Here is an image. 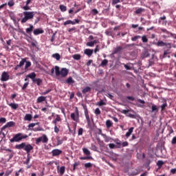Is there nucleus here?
<instances>
[{
	"mask_svg": "<svg viewBox=\"0 0 176 176\" xmlns=\"http://www.w3.org/2000/svg\"><path fill=\"white\" fill-rule=\"evenodd\" d=\"M25 69H28L30 67H31V62L29 60L27 61V58H25Z\"/></svg>",
	"mask_w": 176,
	"mask_h": 176,
	"instance_id": "obj_33",
	"label": "nucleus"
},
{
	"mask_svg": "<svg viewBox=\"0 0 176 176\" xmlns=\"http://www.w3.org/2000/svg\"><path fill=\"white\" fill-rule=\"evenodd\" d=\"M83 135V128H80L78 129V135Z\"/></svg>",
	"mask_w": 176,
	"mask_h": 176,
	"instance_id": "obj_58",
	"label": "nucleus"
},
{
	"mask_svg": "<svg viewBox=\"0 0 176 176\" xmlns=\"http://www.w3.org/2000/svg\"><path fill=\"white\" fill-rule=\"evenodd\" d=\"M25 58H22L21 61H20L19 64L18 65L21 68L24 65V64H25Z\"/></svg>",
	"mask_w": 176,
	"mask_h": 176,
	"instance_id": "obj_43",
	"label": "nucleus"
},
{
	"mask_svg": "<svg viewBox=\"0 0 176 176\" xmlns=\"http://www.w3.org/2000/svg\"><path fill=\"white\" fill-rule=\"evenodd\" d=\"M96 105H98V107H102V105H107V103L104 102V100H100L96 103Z\"/></svg>",
	"mask_w": 176,
	"mask_h": 176,
	"instance_id": "obj_36",
	"label": "nucleus"
},
{
	"mask_svg": "<svg viewBox=\"0 0 176 176\" xmlns=\"http://www.w3.org/2000/svg\"><path fill=\"white\" fill-rule=\"evenodd\" d=\"M171 144H172V145H175V144H176V136L173 137V138L172 139Z\"/></svg>",
	"mask_w": 176,
	"mask_h": 176,
	"instance_id": "obj_64",
	"label": "nucleus"
},
{
	"mask_svg": "<svg viewBox=\"0 0 176 176\" xmlns=\"http://www.w3.org/2000/svg\"><path fill=\"white\" fill-rule=\"evenodd\" d=\"M15 149H23L27 153V160L26 162H24V164H29L30 161L31 160V156H30V153H31V151H34V146L31 144H27L25 142H22L20 144L15 145Z\"/></svg>",
	"mask_w": 176,
	"mask_h": 176,
	"instance_id": "obj_1",
	"label": "nucleus"
},
{
	"mask_svg": "<svg viewBox=\"0 0 176 176\" xmlns=\"http://www.w3.org/2000/svg\"><path fill=\"white\" fill-rule=\"evenodd\" d=\"M80 21L79 19H74V21L68 20L64 22V25H68V24H72V25H75V24H79Z\"/></svg>",
	"mask_w": 176,
	"mask_h": 176,
	"instance_id": "obj_12",
	"label": "nucleus"
},
{
	"mask_svg": "<svg viewBox=\"0 0 176 176\" xmlns=\"http://www.w3.org/2000/svg\"><path fill=\"white\" fill-rule=\"evenodd\" d=\"M126 116H129V118H131V119H135V115L131 114L130 113H128L126 114Z\"/></svg>",
	"mask_w": 176,
	"mask_h": 176,
	"instance_id": "obj_57",
	"label": "nucleus"
},
{
	"mask_svg": "<svg viewBox=\"0 0 176 176\" xmlns=\"http://www.w3.org/2000/svg\"><path fill=\"white\" fill-rule=\"evenodd\" d=\"M12 172H13V169H8L6 171L5 175L6 176H9V175H10V174H12Z\"/></svg>",
	"mask_w": 176,
	"mask_h": 176,
	"instance_id": "obj_44",
	"label": "nucleus"
},
{
	"mask_svg": "<svg viewBox=\"0 0 176 176\" xmlns=\"http://www.w3.org/2000/svg\"><path fill=\"white\" fill-rule=\"evenodd\" d=\"M149 56H151V53H149V50H144L141 54L140 57L141 58H142V60H144V58H148Z\"/></svg>",
	"mask_w": 176,
	"mask_h": 176,
	"instance_id": "obj_11",
	"label": "nucleus"
},
{
	"mask_svg": "<svg viewBox=\"0 0 176 176\" xmlns=\"http://www.w3.org/2000/svg\"><path fill=\"white\" fill-rule=\"evenodd\" d=\"M8 105L12 108V109L16 110L17 108H19V104L16 103H10Z\"/></svg>",
	"mask_w": 176,
	"mask_h": 176,
	"instance_id": "obj_27",
	"label": "nucleus"
},
{
	"mask_svg": "<svg viewBox=\"0 0 176 176\" xmlns=\"http://www.w3.org/2000/svg\"><path fill=\"white\" fill-rule=\"evenodd\" d=\"M133 131H134V127H131L129 131L126 132L125 137L126 138H129L131 134H133Z\"/></svg>",
	"mask_w": 176,
	"mask_h": 176,
	"instance_id": "obj_24",
	"label": "nucleus"
},
{
	"mask_svg": "<svg viewBox=\"0 0 176 176\" xmlns=\"http://www.w3.org/2000/svg\"><path fill=\"white\" fill-rule=\"evenodd\" d=\"M84 109H85V115L87 119V124H90V116H89V111L87 110V107H84Z\"/></svg>",
	"mask_w": 176,
	"mask_h": 176,
	"instance_id": "obj_16",
	"label": "nucleus"
},
{
	"mask_svg": "<svg viewBox=\"0 0 176 176\" xmlns=\"http://www.w3.org/2000/svg\"><path fill=\"white\" fill-rule=\"evenodd\" d=\"M10 78L9 72H3L1 74V82H7V80H9Z\"/></svg>",
	"mask_w": 176,
	"mask_h": 176,
	"instance_id": "obj_9",
	"label": "nucleus"
},
{
	"mask_svg": "<svg viewBox=\"0 0 176 176\" xmlns=\"http://www.w3.org/2000/svg\"><path fill=\"white\" fill-rule=\"evenodd\" d=\"M84 53L88 56V57H91V54H93V50L86 49L85 50Z\"/></svg>",
	"mask_w": 176,
	"mask_h": 176,
	"instance_id": "obj_21",
	"label": "nucleus"
},
{
	"mask_svg": "<svg viewBox=\"0 0 176 176\" xmlns=\"http://www.w3.org/2000/svg\"><path fill=\"white\" fill-rule=\"evenodd\" d=\"M143 12H145V8H140L135 11V14H141Z\"/></svg>",
	"mask_w": 176,
	"mask_h": 176,
	"instance_id": "obj_28",
	"label": "nucleus"
},
{
	"mask_svg": "<svg viewBox=\"0 0 176 176\" xmlns=\"http://www.w3.org/2000/svg\"><path fill=\"white\" fill-rule=\"evenodd\" d=\"M94 113L95 115H96L98 116V115H101V110H100V109L96 108L94 111Z\"/></svg>",
	"mask_w": 176,
	"mask_h": 176,
	"instance_id": "obj_48",
	"label": "nucleus"
},
{
	"mask_svg": "<svg viewBox=\"0 0 176 176\" xmlns=\"http://www.w3.org/2000/svg\"><path fill=\"white\" fill-rule=\"evenodd\" d=\"M122 50H123V47L117 46L116 48L113 49L112 54H122Z\"/></svg>",
	"mask_w": 176,
	"mask_h": 176,
	"instance_id": "obj_13",
	"label": "nucleus"
},
{
	"mask_svg": "<svg viewBox=\"0 0 176 176\" xmlns=\"http://www.w3.org/2000/svg\"><path fill=\"white\" fill-rule=\"evenodd\" d=\"M69 70L67 68H62L60 70L58 66H55V74L56 76H62V78H65L68 75Z\"/></svg>",
	"mask_w": 176,
	"mask_h": 176,
	"instance_id": "obj_4",
	"label": "nucleus"
},
{
	"mask_svg": "<svg viewBox=\"0 0 176 176\" xmlns=\"http://www.w3.org/2000/svg\"><path fill=\"white\" fill-rule=\"evenodd\" d=\"M114 142H115L116 144L118 145V146H116V148H122V142H120V140H116Z\"/></svg>",
	"mask_w": 176,
	"mask_h": 176,
	"instance_id": "obj_38",
	"label": "nucleus"
},
{
	"mask_svg": "<svg viewBox=\"0 0 176 176\" xmlns=\"http://www.w3.org/2000/svg\"><path fill=\"white\" fill-rule=\"evenodd\" d=\"M142 41L143 43H146L148 42V38L146 37V35L142 36Z\"/></svg>",
	"mask_w": 176,
	"mask_h": 176,
	"instance_id": "obj_45",
	"label": "nucleus"
},
{
	"mask_svg": "<svg viewBox=\"0 0 176 176\" xmlns=\"http://www.w3.org/2000/svg\"><path fill=\"white\" fill-rule=\"evenodd\" d=\"M120 112L121 113H124V115H127V113H129V112H130V110H129V109H127V110L123 109L122 111H120Z\"/></svg>",
	"mask_w": 176,
	"mask_h": 176,
	"instance_id": "obj_55",
	"label": "nucleus"
},
{
	"mask_svg": "<svg viewBox=\"0 0 176 176\" xmlns=\"http://www.w3.org/2000/svg\"><path fill=\"white\" fill-rule=\"evenodd\" d=\"M70 116L72 120L76 122L77 123H79V111L78 110V109H76V113H72Z\"/></svg>",
	"mask_w": 176,
	"mask_h": 176,
	"instance_id": "obj_7",
	"label": "nucleus"
},
{
	"mask_svg": "<svg viewBox=\"0 0 176 176\" xmlns=\"http://www.w3.org/2000/svg\"><path fill=\"white\" fill-rule=\"evenodd\" d=\"M102 137H103L104 140V142H110V141L112 140V138L109 136H107V135L104 133H101Z\"/></svg>",
	"mask_w": 176,
	"mask_h": 176,
	"instance_id": "obj_20",
	"label": "nucleus"
},
{
	"mask_svg": "<svg viewBox=\"0 0 176 176\" xmlns=\"http://www.w3.org/2000/svg\"><path fill=\"white\" fill-rule=\"evenodd\" d=\"M87 46H89V47H93V46H94V44L93 43V41H89L87 43Z\"/></svg>",
	"mask_w": 176,
	"mask_h": 176,
	"instance_id": "obj_61",
	"label": "nucleus"
},
{
	"mask_svg": "<svg viewBox=\"0 0 176 176\" xmlns=\"http://www.w3.org/2000/svg\"><path fill=\"white\" fill-rule=\"evenodd\" d=\"M63 153V151L58 149V148H55L52 151V154L53 157L55 156H60V155Z\"/></svg>",
	"mask_w": 176,
	"mask_h": 176,
	"instance_id": "obj_14",
	"label": "nucleus"
},
{
	"mask_svg": "<svg viewBox=\"0 0 176 176\" xmlns=\"http://www.w3.org/2000/svg\"><path fill=\"white\" fill-rule=\"evenodd\" d=\"M14 124H16V123L13 121L8 122H7V124L6 125H4L1 128V131L5 130V129H8V127H13V126H14Z\"/></svg>",
	"mask_w": 176,
	"mask_h": 176,
	"instance_id": "obj_15",
	"label": "nucleus"
},
{
	"mask_svg": "<svg viewBox=\"0 0 176 176\" xmlns=\"http://www.w3.org/2000/svg\"><path fill=\"white\" fill-rule=\"evenodd\" d=\"M43 32H44L43 30L41 28L35 29L33 31L34 35H39L41 34H43Z\"/></svg>",
	"mask_w": 176,
	"mask_h": 176,
	"instance_id": "obj_18",
	"label": "nucleus"
},
{
	"mask_svg": "<svg viewBox=\"0 0 176 176\" xmlns=\"http://www.w3.org/2000/svg\"><path fill=\"white\" fill-rule=\"evenodd\" d=\"M60 9L61 12H66L67 11V6H65L64 5H60Z\"/></svg>",
	"mask_w": 176,
	"mask_h": 176,
	"instance_id": "obj_47",
	"label": "nucleus"
},
{
	"mask_svg": "<svg viewBox=\"0 0 176 176\" xmlns=\"http://www.w3.org/2000/svg\"><path fill=\"white\" fill-rule=\"evenodd\" d=\"M36 12L34 11H25L23 12V16L24 17L21 19V23L22 24H24V23H27L28 20H32L34 19V16Z\"/></svg>",
	"mask_w": 176,
	"mask_h": 176,
	"instance_id": "obj_2",
	"label": "nucleus"
},
{
	"mask_svg": "<svg viewBox=\"0 0 176 176\" xmlns=\"http://www.w3.org/2000/svg\"><path fill=\"white\" fill-rule=\"evenodd\" d=\"M91 91V87H86L82 89V94H86L87 93H90Z\"/></svg>",
	"mask_w": 176,
	"mask_h": 176,
	"instance_id": "obj_22",
	"label": "nucleus"
},
{
	"mask_svg": "<svg viewBox=\"0 0 176 176\" xmlns=\"http://www.w3.org/2000/svg\"><path fill=\"white\" fill-rule=\"evenodd\" d=\"M28 85H30V82H25L23 86L21 88V90H25L27 89V87H28Z\"/></svg>",
	"mask_w": 176,
	"mask_h": 176,
	"instance_id": "obj_50",
	"label": "nucleus"
},
{
	"mask_svg": "<svg viewBox=\"0 0 176 176\" xmlns=\"http://www.w3.org/2000/svg\"><path fill=\"white\" fill-rule=\"evenodd\" d=\"M65 83H67V85H74V83H75V80H74L72 77H69L65 80Z\"/></svg>",
	"mask_w": 176,
	"mask_h": 176,
	"instance_id": "obj_19",
	"label": "nucleus"
},
{
	"mask_svg": "<svg viewBox=\"0 0 176 176\" xmlns=\"http://www.w3.org/2000/svg\"><path fill=\"white\" fill-rule=\"evenodd\" d=\"M67 31L69 32V34H72V32H76V28L74 27L72 28H68Z\"/></svg>",
	"mask_w": 176,
	"mask_h": 176,
	"instance_id": "obj_39",
	"label": "nucleus"
},
{
	"mask_svg": "<svg viewBox=\"0 0 176 176\" xmlns=\"http://www.w3.org/2000/svg\"><path fill=\"white\" fill-rule=\"evenodd\" d=\"M109 148H110V149H115V148H116V145L113 143H110L109 144Z\"/></svg>",
	"mask_w": 176,
	"mask_h": 176,
	"instance_id": "obj_54",
	"label": "nucleus"
},
{
	"mask_svg": "<svg viewBox=\"0 0 176 176\" xmlns=\"http://www.w3.org/2000/svg\"><path fill=\"white\" fill-rule=\"evenodd\" d=\"M26 138H28V135L26 134H23L21 133H16L12 138L10 140V142L11 143L13 142H20V141H22L23 140H25Z\"/></svg>",
	"mask_w": 176,
	"mask_h": 176,
	"instance_id": "obj_3",
	"label": "nucleus"
},
{
	"mask_svg": "<svg viewBox=\"0 0 176 176\" xmlns=\"http://www.w3.org/2000/svg\"><path fill=\"white\" fill-rule=\"evenodd\" d=\"M106 126L107 127V129L112 127V122H111V120H107L106 121Z\"/></svg>",
	"mask_w": 176,
	"mask_h": 176,
	"instance_id": "obj_37",
	"label": "nucleus"
},
{
	"mask_svg": "<svg viewBox=\"0 0 176 176\" xmlns=\"http://www.w3.org/2000/svg\"><path fill=\"white\" fill-rule=\"evenodd\" d=\"M49 141V139L47 138V136L46 135H43L42 137H39L36 139V144L39 145L41 142L43 144H47V142Z\"/></svg>",
	"mask_w": 176,
	"mask_h": 176,
	"instance_id": "obj_5",
	"label": "nucleus"
},
{
	"mask_svg": "<svg viewBox=\"0 0 176 176\" xmlns=\"http://www.w3.org/2000/svg\"><path fill=\"white\" fill-rule=\"evenodd\" d=\"M43 101H46V96H39L37 100V104H41V102H43Z\"/></svg>",
	"mask_w": 176,
	"mask_h": 176,
	"instance_id": "obj_23",
	"label": "nucleus"
},
{
	"mask_svg": "<svg viewBox=\"0 0 176 176\" xmlns=\"http://www.w3.org/2000/svg\"><path fill=\"white\" fill-rule=\"evenodd\" d=\"M155 60H157V56L155 55V54L151 55V58L148 60V67H152V65H155Z\"/></svg>",
	"mask_w": 176,
	"mask_h": 176,
	"instance_id": "obj_10",
	"label": "nucleus"
},
{
	"mask_svg": "<svg viewBox=\"0 0 176 176\" xmlns=\"http://www.w3.org/2000/svg\"><path fill=\"white\" fill-rule=\"evenodd\" d=\"M164 164V162L162 160H159L157 162V166H158L159 168H162V166Z\"/></svg>",
	"mask_w": 176,
	"mask_h": 176,
	"instance_id": "obj_41",
	"label": "nucleus"
},
{
	"mask_svg": "<svg viewBox=\"0 0 176 176\" xmlns=\"http://www.w3.org/2000/svg\"><path fill=\"white\" fill-rule=\"evenodd\" d=\"M82 152L87 156H90V151H89V149H87V148H82Z\"/></svg>",
	"mask_w": 176,
	"mask_h": 176,
	"instance_id": "obj_30",
	"label": "nucleus"
},
{
	"mask_svg": "<svg viewBox=\"0 0 176 176\" xmlns=\"http://www.w3.org/2000/svg\"><path fill=\"white\" fill-rule=\"evenodd\" d=\"M23 10H30L31 8H30L28 5L26 4L25 6L23 7Z\"/></svg>",
	"mask_w": 176,
	"mask_h": 176,
	"instance_id": "obj_62",
	"label": "nucleus"
},
{
	"mask_svg": "<svg viewBox=\"0 0 176 176\" xmlns=\"http://www.w3.org/2000/svg\"><path fill=\"white\" fill-rule=\"evenodd\" d=\"M20 173H24V170H23V168H21L18 171L15 172V176L20 175Z\"/></svg>",
	"mask_w": 176,
	"mask_h": 176,
	"instance_id": "obj_53",
	"label": "nucleus"
},
{
	"mask_svg": "<svg viewBox=\"0 0 176 176\" xmlns=\"http://www.w3.org/2000/svg\"><path fill=\"white\" fill-rule=\"evenodd\" d=\"M24 120H28V122H31L32 120V115L28 113L24 117Z\"/></svg>",
	"mask_w": 176,
	"mask_h": 176,
	"instance_id": "obj_26",
	"label": "nucleus"
},
{
	"mask_svg": "<svg viewBox=\"0 0 176 176\" xmlns=\"http://www.w3.org/2000/svg\"><path fill=\"white\" fill-rule=\"evenodd\" d=\"M1 123H6V118H0V124Z\"/></svg>",
	"mask_w": 176,
	"mask_h": 176,
	"instance_id": "obj_63",
	"label": "nucleus"
},
{
	"mask_svg": "<svg viewBox=\"0 0 176 176\" xmlns=\"http://www.w3.org/2000/svg\"><path fill=\"white\" fill-rule=\"evenodd\" d=\"M159 111V109L157 108V106L155 104H153L151 107V112H157Z\"/></svg>",
	"mask_w": 176,
	"mask_h": 176,
	"instance_id": "obj_34",
	"label": "nucleus"
},
{
	"mask_svg": "<svg viewBox=\"0 0 176 176\" xmlns=\"http://www.w3.org/2000/svg\"><path fill=\"white\" fill-rule=\"evenodd\" d=\"M167 50H165L164 51V54L163 55H160V58H161V60H163V58H166V57H168V58H170V54L171 53V49L170 48H166Z\"/></svg>",
	"mask_w": 176,
	"mask_h": 176,
	"instance_id": "obj_8",
	"label": "nucleus"
},
{
	"mask_svg": "<svg viewBox=\"0 0 176 176\" xmlns=\"http://www.w3.org/2000/svg\"><path fill=\"white\" fill-rule=\"evenodd\" d=\"M107 65H108V60L107 59H104L100 65V66L102 67H107Z\"/></svg>",
	"mask_w": 176,
	"mask_h": 176,
	"instance_id": "obj_32",
	"label": "nucleus"
},
{
	"mask_svg": "<svg viewBox=\"0 0 176 176\" xmlns=\"http://www.w3.org/2000/svg\"><path fill=\"white\" fill-rule=\"evenodd\" d=\"M32 82L33 83H36L37 86H41L43 81L41 78H34V80H33Z\"/></svg>",
	"mask_w": 176,
	"mask_h": 176,
	"instance_id": "obj_25",
	"label": "nucleus"
},
{
	"mask_svg": "<svg viewBox=\"0 0 176 176\" xmlns=\"http://www.w3.org/2000/svg\"><path fill=\"white\" fill-rule=\"evenodd\" d=\"M52 57L53 58L56 59L57 61H58V60L61 58V56H60V54H58V53L53 54L52 55Z\"/></svg>",
	"mask_w": 176,
	"mask_h": 176,
	"instance_id": "obj_29",
	"label": "nucleus"
},
{
	"mask_svg": "<svg viewBox=\"0 0 176 176\" xmlns=\"http://www.w3.org/2000/svg\"><path fill=\"white\" fill-rule=\"evenodd\" d=\"M93 164L90 162L85 164V168H90V167H92Z\"/></svg>",
	"mask_w": 176,
	"mask_h": 176,
	"instance_id": "obj_52",
	"label": "nucleus"
},
{
	"mask_svg": "<svg viewBox=\"0 0 176 176\" xmlns=\"http://www.w3.org/2000/svg\"><path fill=\"white\" fill-rule=\"evenodd\" d=\"M81 57L82 56L79 54H76L73 55L74 60H80Z\"/></svg>",
	"mask_w": 176,
	"mask_h": 176,
	"instance_id": "obj_35",
	"label": "nucleus"
},
{
	"mask_svg": "<svg viewBox=\"0 0 176 176\" xmlns=\"http://www.w3.org/2000/svg\"><path fill=\"white\" fill-rule=\"evenodd\" d=\"M138 39H141V36H135L134 37H133V38H131V41H132L133 42H135V41H138Z\"/></svg>",
	"mask_w": 176,
	"mask_h": 176,
	"instance_id": "obj_46",
	"label": "nucleus"
},
{
	"mask_svg": "<svg viewBox=\"0 0 176 176\" xmlns=\"http://www.w3.org/2000/svg\"><path fill=\"white\" fill-rule=\"evenodd\" d=\"M156 46H158L159 47H163V46H165L166 49H171L172 47L170 43H164L163 41H158L156 43Z\"/></svg>",
	"mask_w": 176,
	"mask_h": 176,
	"instance_id": "obj_6",
	"label": "nucleus"
},
{
	"mask_svg": "<svg viewBox=\"0 0 176 176\" xmlns=\"http://www.w3.org/2000/svg\"><path fill=\"white\" fill-rule=\"evenodd\" d=\"M161 31L162 32H164L165 34H167V35H170L171 36V32H168V30H166V29H161Z\"/></svg>",
	"mask_w": 176,
	"mask_h": 176,
	"instance_id": "obj_56",
	"label": "nucleus"
},
{
	"mask_svg": "<svg viewBox=\"0 0 176 176\" xmlns=\"http://www.w3.org/2000/svg\"><path fill=\"white\" fill-rule=\"evenodd\" d=\"M59 173H60V175H63V174H64V173H65V166H61L59 169Z\"/></svg>",
	"mask_w": 176,
	"mask_h": 176,
	"instance_id": "obj_40",
	"label": "nucleus"
},
{
	"mask_svg": "<svg viewBox=\"0 0 176 176\" xmlns=\"http://www.w3.org/2000/svg\"><path fill=\"white\" fill-rule=\"evenodd\" d=\"M50 91H52V89H49L41 93L40 94L41 96H46V94H49V93H50Z\"/></svg>",
	"mask_w": 176,
	"mask_h": 176,
	"instance_id": "obj_42",
	"label": "nucleus"
},
{
	"mask_svg": "<svg viewBox=\"0 0 176 176\" xmlns=\"http://www.w3.org/2000/svg\"><path fill=\"white\" fill-rule=\"evenodd\" d=\"M91 149L95 152H97V146L95 144H91Z\"/></svg>",
	"mask_w": 176,
	"mask_h": 176,
	"instance_id": "obj_60",
	"label": "nucleus"
},
{
	"mask_svg": "<svg viewBox=\"0 0 176 176\" xmlns=\"http://www.w3.org/2000/svg\"><path fill=\"white\" fill-rule=\"evenodd\" d=\"M80 164V163L79 162H75L73 164V171H75V170H76V167H78V166H79Z\"/></svg>",
	"mask_w": 176,
	"mask_h": 176,
	"instance_id": "obj_49",
	"label": "nucleus"
},
{
	"mask_svg": "<svg viewBox=\"0 0 176 176\" xmlns=\"http://www.w3.org/2000/svg\"><path fill=\"white\" fill-rule=\"evenodd\" d=\"M27 78H30L33 82V80H35V79H36V74H35V72L30 73L27 75Z\"/></svg>",
	"mask_w": 176,
	"mask_h": 176,
	"instance_id": "obj_17",
	"label": "nucleus"
},
{
	"mask_svg": "<svg viewBox=\"0 0 176 176\" xmlns=\"http://www.w3.org/2000/svg\"><path fill=\"white\" fill-rule=\"evenodd\" d=\"M63 142H64V140H60L59 138L57 139V145H61Z\"/></svg>",
	"mask_w": 176,
	"mask_h": 176,
	"instance_id": "obj_59",
	"label": "nucleus"
},
{
	"mask_svg": "<svg viewBox=\"0 0 176 176\" xmlns=\"http://www.w3.org/2000/svg\"><path fill=\"white\" fill-rule=\"evenodd\" d=\"M36 124H39L38 122L36 123H30L29 124V125L28 126V127H29V129H31L32 127H35V126H36Z\"/></svg>",
	"mask_w": 176,
	"mask_h": 176,
	"instance_id": "obj_51",
	"label": "nucleus"
},
{
	"mask_svg": "<svg viewBox=\"0 0 176 176\" xmlns=\"http://www.w3.org/2000/svg\"><path fill=\"white\" fill-rule=\"evenodd\" d=\"M34 30V25H30V28H26L27 34H31L32 31Z\"/></svg>",
	"mask_w": 176,
	"mask_h": 176,
	"instance_id": "obj_31",
	"label": "nucleus"
}]
</instances>
